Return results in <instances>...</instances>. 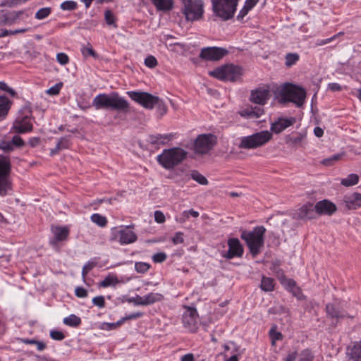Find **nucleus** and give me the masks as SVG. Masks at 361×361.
<instances>
[{
	"mask_svg": "<svg viewBox=\"0 0 361 361\" xmlns=\"http://www.w3.org/2000/svg\"><path fill=\"white\" fill-rule=\"evenodd\" d=\"M345 207L348 209H356L361 207V194L354 192L349 195H345L343 198Z\"/></svg>",
	"mask_w": 361,
	"mask_h": 361,
	"instance_id": "obj_20",
	"label": "nucleus"
},
{
	"mask_svg": "<svg viewBox=\"0 0 361 361\" xmlns=\"http://www.w3.org/2000/svg\"><path fill=\"white\" fill-rule=\"evenodd\" d=\"M118 283L119 280L118 277L115 274H109L103 281L100 282L99 286L103 288H106L109 286H115Z\"/></svg>",
	"mask_w": 361,
	"mask_h": 361,
	"instance_id": "obj_31",
	"label": "nucleus"
},
{
	"mask_svg": "<svg viewBox=\"0 0 361 361\" xmlns=\"http://www.w3.org/2000/svg\"><path fill=\"white\" fill-rule=\"evenodd\" d=\"M299 60V55L296 53H289L286 56V65L288 67L295 64Z\"/></svg>",
	"mask_w": 361,
	"mask_h": 361,
	"instance_id": "obj_39",
	"label": "nucleus"
},
{
	"mask_svg": "<svg viewBox=\"0 0 361 361\" xmlns=\"http://www.w3.org/2000/svg\"><path fill=\"white\" fill-rule=\"evenodd\" d=\"M260 287L264 291H272L274 288V281L269 277L263 276L261 281Z\"/></svg>",
	"mask_w": 361,
	"mask_h": 361,
	"instance_id": "obj_32",
	"label": "nucleus"
},
{
	"mask_svg": "<svg viewBox=\"0 0 361 361\" xmlns=\"http://www.w3.org/2000/svg\"><path fill=\"white\" fill-rule=\"evenodd\" d=\"M326 312L329 317L340 319L347 317L346 314L334 304L329 303L326 305Z\"/></svg>",
	"mask_w": 361,
	"mask_h": 361,
	"instance_id": "obj_24",
	"label": "nucleus"
},
{
	"mask_svg": "<svg viewBox=\"0 0 361 361\" xmlns=\"http://www.w3.org/2000/svg\"><path fill=\"white\" fill-rule=\"evenodd\" d=\"M91 220L92 222L101 227L105 226L107 224L106 217L99 214H93L91 216Z\"/></svg>",
	"mask_w": 361,
	"mask_h": 361,
	"instance_id": "obj_37",
	"label": "nucleus"
},
{
	"mask_svg": "<svg viewBox=\"0 0 361 361\" xmlns=\"http://www.w3.org/2000/svg\"><path fill=\"white\" fill-rule=\"evenodd\" d=\"M228 250L224 257L227 259H233L235 257H241L243 254V247L238 238L228 240Z\"/></svg>",
	"mask_w": 361,
	"mask_h": 361,
	"instance_id": "obj_17",
	"label": "nucleus"
},
{
	"mask_svg": "<svg viewBox=\"0 0 361 361\" xmlns=\"http://www.w3.org/2000/svg\"><path fill=\"white\" fill-rule=\"evenodd\" d=\"M51 13V8L49 7H44L40 8L35 13V18L38 20H43L48 17Z\"/></svg>",
	"mask_w": 361,
	"mask_h": 361,
	"instance_id": "obj_41",
	"label": "nucleus"
},
{
	"mask_svg": "<svg viewBox=\"0 0 361 361\" xmlns=\"http://www.w3.org/2000/svg\"><path fill=\"white\" fill-rule=\"evenodd\" d=\"M111 241H118L121 245L130 244L137 239V235L129 230L128 226L123 227L121 229L114 228L111 231Z\"/></svg>",
	"mask_w": 361,
	"mask_h": 361,
	"instance_id": "obj_12",
	"label": "nucleus"
},
{
	"mask_svg": "<svg viewBox=\"0 0 361 361\" xmlns=\"http://www.w3.org/2000/svg\"><path fill=\"white\" fill-rule=\"evenodd\" d=\"M163 299V295L158 293H150L143 296L145 305H149L154 304L157 302L161 301Z\"/></svg>",
	"mask_w": 361,
	"mask_h": 361,
	"instance_id": "obj_28",
	"label": "nucleus"
},
{
	"mask_svg": "<svg viewBox=\"0 0 361 361\" xmlns=\"http://www.w3.org/2000/svg\"><path fill=\"white\" fill-rule=\"evenodd\" d=\"M266 228L263 226L254 228L252 231H243L240 237L244 240L250 250V253L255 257L257 255L260 249L264 245V235Z\"/></svg>",
	"mask_w": 361,
	"mask_h": 361,
	"instance_id": "obj_4",
	"label": "nucleus"
},
{
	"mask_svg": "<svg viewBox=\"0 0 361 361\" xmlns=\"http://www.w3.org/2000/svg\"><path fill=\"white\" fill-rule=\"evenodd\" d=\"M242 117L246 118H259L264 114V109L260 106H247L239 112Z\"/></svg>",
	"mask_w": 361,
	"mask_h": 361,
	"instance_id": "obj_21",
	"label": "nucleus"
},
{
	"mask_svg": "<svg viewBox=\"0 0 361 361\" xmlns=\"http://www.w3.org/2000/svg\"><path fill=\"white\" fill-rule=\"evenodd\" d=\"M241 68L233 64H226L209 72V75L221 80L235 81L241 75Z\"/></svg>",
	"mask_w": 361,
	"mask_h": 361,
	"instance_id": "obj_9",
	"label": "nucleus"
},
{
	"mask_svg": "<svg viewBox=\"0 0 361 361\" xmlns=\"http://www.w3.org/2000/svg\"><path fill=\"white\" fill-rule=\"evenodd\" d=\"M24 17H27V15L25 14L24 11H6V25H11L16 23L20 20H23Z\"/></svg>",
	"mask_w": 361,
	"mask_h": 361,
	"instance_id": "obj_25",
	"label": "nucleus"
},
{
	"mask_svg": "<svg viewBox=\"0 0 361 361\" xmlns=\"http://www.w3.org/2000/svg\"><path fill=\"white\" fill-rule=\"evenodd\" d=\"M214 13L226 20L233 17L238 0H211Z\"/></svg>",
	"mask_w": 361,
	"mask_h": 361,
	"instance_id": "obj_8",
	"label": "nucleus"
},
{
	"mask_svg": "<svg viewBox=\"0 0 361 361\" xmlns=\"http://www.w3.org/2000/svg\"><path fill=\"white\" fill-rule=\"evenodd\" d=\"M341 155V154H336L334 155L328 159H324L322 163L325 165H331L334 161H338L340 159Z\"/></svg>",
	"mask_w": 361,
	"mask_h": 361,
	"instance_id": "obj_62",
	"label": "nucleus"
},
{
	"mask_svg": "<svg viewBox=\"0 0 361 361\" xmlns=\"http://www.w3.org/2000/svg\"><path fill=\"white\" fill-rule=\"evenodd\" d=\"M92 303L100 308L104 307L105 306V300L104 296L101 295L93 298Z\"/></svg>",
	"mask_w": 361,
	"mask_h": 361,
	"instance_id": "obj_53",
	"label": "nucleus"
},
{
	"mask_svg": "<svg viewBox=\"0 0 361 361\" xmlns=\"http://www.w3.org/2000/svg\"><path fill=\"white\" fill-rule=\"evenodd\" d=\"M75 293V295L78 298H86L87 296V290L82 287H77Z\"/></svg>",
	"mask_w": 361,
	"mask_h": 361,
	"instance_id": "obj_60",
	"label": "nucleus"
},
{
	"mask_svg": "<svg viewBox=\"0 0 361 361\" xmlns=\"http://www.w3.org/2000/svg\"><path fill=\"white\" fill-rule=\"evenodd\" d=\"M124 322V319H120L115 323H106L104 322L101 325V329L104 330H111L121 326Z\"/></svg>",
	"mask_w": 361,
	"mask_h": 361,
	"instance_id": "obj_42",
	"label": "nucleus"
},
{
	"mask_svg": "<svg viewBox=\"0 0 361 361\" xmlns=\"http://www.w3.org/2000/svg\"><path fill=\"white\" fill-rule=\"evenodd\" d=\"M97 262L94 261H89L87 263L85 264L82 270V276L85 280L88 272L92 270L94 267H96Z\"/></svg>",
	"mask_w": 361,
	"mask_h": 361,
	"instance_id": "obj_43",
	"label": "nucleus"
},
{
	"mask_svg": "<svg viewBox=\"0 0 361 361\" xmlns=\"http://www.w3.org/2000/svg\"><path fill=\"white\" fill-rule=\"evenodd\" d=\"M154 220L157 223L162 224L165 222L166 217L164 213L161 211H155L154 212Z\"/></svg>",
	"mask_w": 361,
	"mask_h": 361,
	"instance_id": "obj_58",
	"label": "nucleus"
},
{
	"mask_svg": "<svg viewBox=\"0 0 361 361\" xmlns=\"http://www.w3.org/2000/svg\"><path fill=\"white\" fill-rule=\"evenodd\" d=\"M0 90L8 92L13 97H16V91L11 87H8L4 82H0Z\"/></svg>",
	"mask_w": 361,
	"mask_h": 361,
	"instance_id": "obj_51",
	"label": "nucleus"
},
{
	"mask_svg": "<svg viewBox=\"0 0 361 361\" xmlns=\"http://www.w3.org/2000/svg\"><path fill=\"white\" fill-rule=\"evenodd\" d=\"M12 102L5 96H0V121L4 119L11 108Z\"/></svg>",
	"mask_w": 361,
	"mask_h": 361,
	"instance_id": "obj_27",
	"label": "nucleus"
},
{
	"mask_svg": "<svg viewBox=\"0 0 361 361\" xmlns=\"http://www.w3.org/2000/svg\"><path fill=\"white\" fill-rule=\"evenodd\" d=\"M10 171L9 162L4 159H0V196L8 195L12 190Z\"/></svg>",
	"mask_w": 361,
	"mask_h": 361,
	"instance_id": "obj_10",
	"label": "nucleus"
},
{
	"mask_svg": "<svg viewBox=\"0 0 361 361\" xmlns=\"http://www.w3.org/2000/svg\"><path fill=\"white\" fill-rule=\"evenodd\" d=\"M173 137L171 134H157L149 135L148 137V142L153 145H165Z\"/></svg>",
	"mask_w": 361,
	"mask_h": 361,
	"instance_id": "obj_26",
	"label": "nucleus"
},
{
	"mask_svg": "<svg viewBox=\"0 0 361 361\" xmlns=\"http://www.w3.org/2000/svg\"><path fill=\"white\" fill-rule=\"evenodd\" d=\"M343 35L342 32H339L338 34L337 35H334L333 37H329V38H327V39H318L316 42V44L317 46H324L328 43H330L331 42H332L334 39H335L336 38H337V37L338 35Z\"/></svg>",
	"mask_w": 361,
	"mask_h": 361,
	"instance_id": "obj_54",
	"label": "nucleus"
},
{
	"mask_svg": "<svg viewBox=\"0 0 361 361\" xmlns=\"http://www.w3.org/2000/svg\"><path fill=\"white\" fill-rule=\"evenodd\" d=\"M129 303H133L135 305H145L143 296L136 295L135 297L129 298L128 299Z\"/></svg>",
	"mask_w": 361,
	"mask_h": 361,
	"instance_id": "obj_47",
	"label": "nucleus"
},
{
	"mask_svg": "<svg viewBox=\"0 0 361 361\" xmlns=\"http://www.w3.org/2000/svg\"><path fill=\"white\" fill-rule=\"evenodd\" d=\"M63 323L69 326L77 327L81 324V319L75 314H71L63 319Z\"/></svg>",
	"mask_w": 361,
	"mask_h": 361,
	"instance_id": "obj_35",
	"label": "nucleus"
},
{
	"mask_svg": "<svg viewBox=\"0 0 361 361\" xmlns=\"http://www.w3.org/2000/svg\"><path fill=\"white\" fill-rule=\"evenodd\" d=\"M11 142L13 144V147L16 146L20 147L24 146L25 145V142L23 140V139L18 135L13 136Z\"/></svg>",
	"mask_w": 361,
	"mask_h": 361,
	"instance_id": "obj_59",
	"label": "nucleus"
},
{
	"mask_svg": "<svg viewBox=\"0 0 361 361\" xmlns=\"http://www.w3.org/2000/svg\"><path fill=\"white\" fill-rule=\"evenodd\" d=\"M297 357L298 353L296 350L289 352L285 359V361H295Z\"/></svg>",
	"mask_w": 361,
	"mask_h": 361,
	"instance_id": "obj_64",
	"label": "nucleus"
},
{
	"mask_svg": "<svg viewBox=\"0 0 361 361\" xmlns=\"http://www.w3.org/2000/svg\"><path fill=\"white\" fill-rule=\"evenodd\" d=\"M278 92L281 103L293 102L298 107L302 106L306 98L305 90L291 83L283 84Z\"/></svg>",
	"mask_w": 361,
	"mask_h": 361,
	"instance_id": "obj_2",
	"label": "nucleus"
},
{
	"mask_svg": "<svg viewBox=\"0 0 361 361\" xmlns=\"http://www.w3.org/2000/svg\"><path fill=\"white\" fill-rule=\"evenodd\" d=\"M315 213L318 215H332L336 211V206L331 202L324 200L314 205Z\"/></svg>",
	"mask_w": 361,
	"mask_h": 361,
	"instance_id": "obj_18",
	"label": "nucleus"
},
{
	"mask_svg": "<svg viewBox=\"0 0 361 361\" xmlns=\"http://www.w3.org/2000/svg\"><path fill=\"white\" fill-rule=\"evenodd\" d=\"M12 129L16 133H25L27 132L32 131V123H31V118L27 116H18L13 122Z\"/></svg>",
	"mask_w": 361,
	"mask_h": 361,
	"instance_id": "obj_16",
	"label": "nucleus"
},
{
	"mask_svg": "<svg viewBox=\"0 0 361 361\" xmlns=\"http://www.w3.org/2000/svg\"><path fill=\"white\" fill-rule=\"evenodd\" d=\"M62 87V83H57L47 90V93L50 95H56L59 93Z\"/></svg>",
	"mask_w": 361,
	"mask_h": 361,
	"instance_id": "obj_52",
	"label": "nucleus"
},
{
	"mask_svg": "<svg viewBox=\"0 0 361 361\" xmlns=\"http://www.w3.org/2000/svg\"><path fill=\"white\" fill-rule=\"evenodd\" d=\"M269 99V90L265 89L252 91L250 101L259 105H264Z\"/></svg>",
	"mask_w": 361,
	"mask_h": 361,
	"instance_id": "obj_22",
	"label": "nucleus"
},
{
	"mask_svg": "<svg viewBox=\"0 0 361 361\" xmlns=\"http://www.w3.org/2000/svg\"><path fill=\"white\" fill-rule=\"evenodd\" d=\"M348 361H361V341L355 343L350 353Z\"/></svg>",
	"mask_w": 361,
	"mask_h": 361,
	"instance_id": "obj_30",
	"label": "nucleus"
},
{
	"mask_svg": "<svg viewBox=\"0 0 361 361\" xmlns=\"http://www.w3.org/2000/svg\"><path fill=\"white\" fill-rule=\"evenodd\" d=\"M272 137L268 130H262L251 135L243 137L239 144L241 149H256L267 144Z\"/></svg>",
	"mask_w": 361,
	"mask_h": 361,
	"instance_id": "obj_6",
	"label": "nucleus"
},
{
	"mask_svg": "<svg viewBox=\"0 0 361 361\" xmlns=\"http://www.w3.org/2000/svg\"><path fill=\"white\" fill-rule=\"evenodd\" d=\"M0 149H1L4 152H9L13 150V144L9 141H1Z\"/></svg>",
	"mask_w": 361,
	"mask_h": 361,
	"instance_id": "obj_50",
	"label": "nucleus"
},
{
	"mask_svg": "<svg viewBox=\"0 0 361 361\" xmlns=\"http://www.w3.org/2000/svg\"><path fill=\"white\" fill-rule=\"evenodd\" d=\"M77 8V3L74 1H66L61 4V8L64 11H73Z\"/></svg>",
	"mask_w": 361,
	"mask_h": 361,
	"instance_id": "obj_44",
	"label": "nucleus"
},
{
	"mask_svg": "<svg viewBox=\"0 0 361 361\" xmlns=\"http://www.w3.org/2000/svg\"><path fill=\"white\" fill-rule=\"evenodd\" d=\"M105 20L108 25H114V27H116L115 25V18L112 12L109 10H106L104 13Z\"/></svg>",
	"mask_w": 361,
	"mask_h": 361,
	"instance_id": "obj_48",
	"label": "nucleus"
},
{
	"mask_svg": "<svg viewBox=\"0 0 361 361\" xmlns=\"http://www.w3.org/2000/svg\"><path fill=\"white\" fill-rule=\"evenodd\" d=\"M228 51L220 47H206L201 50L200 57L204 60L218 61L223 58Z\"/></svg>",
	"mask_w": 361,
	"mask_h": 361,
	"instance_id": "obj_14",
	"label": "nucleus"
},
{
	"mask_svg": "<svg viewBox=\"0 0 361 361\" xmlns=\"http://www.w3.org/2000/svg\"><path fill=\"white\" fill-rule=\"evenodd\" d=\"M150 268V264L147 262H137L135 264V269L137 273L144 274Z\"/></svg>",
	"mask_w": 361,
	"mask_h": 361,
	"instance_id": "obj_38",
	"label": "nucleus"
},
{
	"mask_svg": "<svg viewBox=\"0 0 361 361\" xmlns=\"http://www.w3.org/2000/svg\"><path fill=\"white\" fill-rule=\"evenodd\" d=\"M313 355L308 349L302 350L300 354L299 361H312Z\"/></svg>",
	"mask_w": 361,
	"mask_h": 361,
	"instance_id": "obj_45",
	"label": "nucleus"
},
{
	"mask_svg": "<svg viewBox=\"0 0 361 361\" xmlns=\"http://www.w3.org/2000/svg\"><path fill=\"white\" fill-rule=\"evenodd\" d=\"M185 311L183 314L182 322L183 326L190 332H195L197 329L198 314L195 307H185Z\"/></svg>",
	"mask_w": 361,
	"mask_h": 361,
	"instance_id": "obj_13",
	"label": "nucleus"
},
{
	"mask_svg": "<svg viewBox=\"0 0 361 361\" xmlns=\"http://www.w3.org/2000/svg\"><path fill=\"white\" fill-rule=\"evenodd\" d=\"M128 96L135 102L142 105L145 109H152L156 106L157 110L161 116L167 112V106L164 102L157 96L147 92H128Z\"/></svg>",
	"mask_w": 361,
	"mask_h": 361,
	"instance_id": "obj_3",
	"label": "nucleus"
},
{
	"mask_svg": "<svg viewBox=\"0 0 361 361\" xmlns=\"http://www.w3.org/2000/svg\"><path fill=\"white\" fill-rule=\"evenodd\" d=\"M172 242L175 245L183 243L184 242L183 233H182V232L176 233L174 236L172 238Z\"/></svg>",
	"mask_w": 361,
	"mask_h": 361,
	"instance_id": "obj_56",
	"label": "nucleus"
},
{
	"mask_svg": "<svg viewBox=\"0 0 361 361\" xmlns=\"http://www.w3.org/2000/svg\"><path fill=\"white\" fill-rule=\"evenodd\" d=\"M145 64L146 66L153 68L157 66V59L153 56H148L145 59Z\"/></svg>",
	"mask_w": 361,
	"mask_h": 361,
	"instance_id": "obj_46",
	"label": "nucleus"
},
{
	"mask_svg": "<svg viewBox=\"0 0 361 361\" xmlns=\"http://www.w3.org/2000/svg\"><path fill=\"white\" fill-rule=\"evenodd\" d=\"M50 337L54 340L61 341L65 338V336L61 331L53 330L50 332Z\"/></svg>",
	"mask_w": 361,
	"mask_h": 361,
	"instance_id": "obj_55",
	"label": "nucleus"
},
{
	"mask_svg": "<svg viewBox=\"0 0 361 361\" xmlns=\"http://www.w3.org/2000/svg\"><path fill=\"white\" fill-rule=\"evenodd\" d=\"M56 60L61 65H66L69 62V58L65 53H58L56 54Z\"/></svg>",
	"mask_w": 361,
	"mask_h": 361,
	"instance_id": "obj_49",
	"label": "nucleus"
},
{
	"mask_svg": "<svg viewBox=\"0 0 361 361\" xmlns=\"http://www.w3.org/2000/svg\"><path fill=\"white\" fill-rule=\"evenodd\" d=\"M92 105L96 109H111L121 111H128L129 108L128 102L117 92L97 95L93 99Z\"/></svg>",
	"mask_w": 361,
	"mask_h": 361,
	"instance_id": "obj_1",
	"label": "nucleus"
},
{
	"mask_svg": "<svg viewBox=\"0 0 361 361\" xmlns=\"http://www.w3.org/2000/svg\"><path fill=\"white\" fill-rule=\"evenodd\" d=\"M216 143V138L212 134L200 135L195 141L194 150L195 153L207 154Z\"/></svg>",
	"mask_w": 361,
	"mask_h": 361,
	"instance_id": "obj_11",
	"label": "nucleus"
},
{
	"mask_svg": "<svg viewBox=\"0 0 361 361\" xmlns=\"http://www.w3.org/2000/svg\"><path fill=\"white\" fill-rule=\"evenodd\" d=\"M247 6H248V5L245 4V6H243V8L240 11V12L237 16V18L238 20L243 19V18L247 14L248 11L252 9V8H248Z\"/></svg>",
	"mask_w": 361,
	"mask_h": 361,
	"instance_id": "obj_61",
	"label": "nucleus"
},
{
	"mask_svg": "<svg viewBox=\"0 0 361 361\" xmlns=\"http://www.w3.org/2000/svg\"><path fill=\"white\" fill-rule=\"evenodd\" d=\"M81 52L85 57L91 56L94 58H97L98 56L97 54L93 50L92 46L89 43L86 47H82Z\"/></svg>",
	"mask_w": 361,
	"mask_h": 361,
	"instance_id": "obj_40",
	"label": "nucleus"
},
{
	"mask_svg": "<svg viewBox=\"0 0 361 361\" xmlns=\"http://www.w3.org/2000/svg\"><path fill=\"white\" fill-rule=\"evenodd\" d=\"M359 176L357 174L351 173L341 181V185L345 187H350L356 185L358 183Z\"/></svg>",
	"mask_w": 361,
	"mask_h": 361,
	"instance_id": "obj_34",
	"label": "nucleus"
},
{
	"mask_svg": "<svg viewBox=\"0 0 361 361\" xmlns=\"http://www.w3.org/2000/svg\"><path fill=\"white\" fill-rule=\"evenodd\" d=\"M295 122L294 118H279L278 121L271 124V130L275 133H280L286 128L292 126Z\"/></svg>",
	"mask_w": 361,
	"mask_h": 361,
	"instance_id": "obj_23",
	"label": "nucleus"
},
{
	"mask_svg": "<svg viewBox=\"0 0 361 361\" xmlns=\"http://www.w3.org/2000/svg\"><path fill=\"white\" fill-rule=\"evenodd\" d=\"M152 259L154 262H163L166 259V255L164 252H158L153 255Z\"/></svg>",
	"mask_w": 361,
	"mask_h": 361,
	"instance_id": "obj_57",
	"label": "nucleus"
},
{
	"mask_svg": "<svg viewBox=\"0 0 361 361\" xmlns=\"http://www.w3.org/2000/svg\"><path fill=\"white\" fill-rule=\"evenodd\" d=\"M295 219H312L316 216L314 206L307 202L293 214Z\"/></svg>",
	"mask_w": 361,
	"mask_h": 361,
	"instance_id": "obj_15",
	"label": "nucleus"
},
{
	"mask_svg": "<svg viewBox=\"0 0 361 361\" xmlns=\"http://www.w3.org/2000/svg\"><path fill=\"white\" fill-rule=\"evenodd\" d=\"M152 1L159 11H169L173 7V0H152Z\"/></svg>",
	"mask_w": 361,
	"mask_h": 361,
	"instance_id": "obj_29",
	"label": "nucleus"
},
{
	"mask_svg": "<svg viewBox=\"0 0 361 361\" xmlns=\"http://www.w3.org/2000/svg\"><path fill=\"white\" fill-rule=\"evenodd\" d=\"M282 283L290 291L292 288H295L296 283L294 280L288 279H285Z\"/></svg>",
	"mask_w": 361,
	"mask_h": 361,
	"instance_id": "obj_63",
	"label": "nucleus"
},
{
	"mask_svg": "<svg viewBox=\"0 0 361 361\" xmlns=\"http://www.w3.org/2000/svg\"><path fill=\"white\" fill-rule=\"evenodd\" d=\"M69 147V140L66 137H61L57 142L55 148L51 149V154H57L59 151Z\"/></svg>",
	"mask_w": 361,
	"mask_h": 361,
	"instance_id": "obj_33",
	"label": "nucleus"
},
{
	"mask_svg": "<svg viewBox=\"0 0 361 361\" xmlns=\"http://www.w3.org/2000/svg\"><path fill=\"white\" fill-rule=\"evenodd\" d=\"M188 152L180 147L164 149L157 157L158 162L166 169L170 170L180 164L187 157Z\"/></svg>",
	"mask_w": 361,
	"mask_h": 361,
	"instance_id": "obj_5",
	"label": "nucleus"
},
{
	"mask_svg": "<svg viewBox=\"0 0 361 361\" xmlns=\"http://www.w3.org/2000/svg\"><path fill=\"white\" fill-rule=\"evenodd\" d=\"M182 11L188 20L195 21L202 19L204 14L202 0H180Z\"/></svg>",
	"mask_w": 361,
	"mask_h": 361,
	"instance_id": "obj_7",
	"label": "nucleus"
},
{
	"mask_svg": "<svg viewBox=\"0 0 361 361\" xmlns=\"http://www.w3.org/2000/svg\"><path fill=\"white\" fill-rule=\"evenodd\" d=\"M54 238L50 240V244L55 246L58 242L66 240L69 234L66 227L56 226L52 228Z\"/></svg>",
	"mask_w": 361,
	"mask_h": 361,
	"instance_id": "obj_19",
	"label": "nucleus"
},
{
	"mask_svg": "<svg viewBox=\"0 0 361 361\" xmlns=\"http://www.w3.org/2000/svg\"><path fill=\"white\" fill-rule=\"evenodd\" d=\"M190 176L194 180L200 185H207L208 184L207 179L196 170L191 171Z\"/></svg>",
	"mask_w": 361,
	"mask_h": 361,
	"instance_id": "obj_36",
	"label": "nucleus"
}]
</instances>
